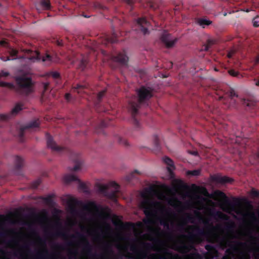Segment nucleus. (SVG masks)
I'll return each mask as SVG.
<instances>
[{
  "instance_id": "obj_1",
  "label": "nucleus",
  "mask_w": 259,
  "mask_h": 259,
  "mask_svg": "<svg viewBox=\"0 0 259 259\" xmlns=\"http://www.w3.org/2000/svg\"><path fill=\"white\" fill-rule=\"evenodd\" d=\"M17 84L21 88L28 91L31 90L33 83L29 75H23L16 78Z\"/></svg>"
},
{
  "instance_id": "obj_2",
  "label": "nucleus",
  "mask_w": 259,
  "mask_h": 259,
  "mask_svg": "<svg viewBox=\"0 0 259 259\" xmlns=\"http://www.w3.org/2000/svg\"><path fill=\"white\" fill-rule=\"evenodd\" d=\"M138 95L140 100L150 98L151 96V90L149 88H142L138 91Z\"/></svg>"
},
{
  "instance_id": "obj_3",
  "label": "nucleus",
  "mask_w": 259,
  "mask_h": 259,
  "mask_svg": "<svg viewBox=\"0 0 259 259\" xmlns=\"http://www.w3.org/2000/svg\"><path fill=\"white\" fill-rule=\"evenodd\" d=\"M169 38V37L168 34L166 32H165L164 35L161 38L162 41L167 47H170L172 46L175 42V41L174 40H170Z\"/></svg>"
},
{
  "instance_id": "obj_4",
  "label": "nucleus",
  "mask_w": 259,
  "mask_h": 259,
  "mask_svg": "<svg viewBox=\"0 0 259 259\" xmlns=\"http://www.w3.org/2000/svg\"><path fill=\"white\" fill-rule=\"evenodd\" d=\"M163 161L167 164L169 167H167L168 170L171 171L174 169L175 166L172 161L167 157H164L162 158Z\"/></svg>"
},
{
  "instance_id": "obj_5",
  "label": "nucleus",
  "mask_w": 259,
  "mask_h": 259,
  "mask_svg": "<svg viewBox=\"0 0 259 259\" xmlns=\"http://www.w3.org/2000/svg\"><path fill=\"white\" fill-rule=\"evenodd\" d=\"M198 23L201 26L204 27L205 26L210 25L211 23V21L208 19H201L199 20Z\"/></svg>"
},
{
  "instance_id": "obj_6",
  "label": "nucleus",
  "mask_w": 259,
  "mask_h": 259,
  "mask_svg": "<svg viewBox=\"0 0 259 259\" xmlns=\"http://www.w3.org/2000/svg\"><path fill=\"white\" fill-rule=\"evenodd\" d=\"M39 5L44 9H48L50 7V4L48 2L45 1L44 0H41Z\"/></svg>"
},
{
  "instance_id": "obj_7",
  "label": "nucleus",
  "mask_w": 259,
  "mask_h": 259,
  "mask_svg": "<svg viewBox=\"0 0 259 259\" xmlns=\"http://www.w3.org/2000/svg\"><path fill=\"white\" fill-rule=\"evenodd\" d=\"M42 61L45 62L46 65H49L51 62V57L49 55H47L45 57L42 58Z\"/></svg>"
},
{
  "instance_id": "obj_8",
  "label": "nucleus",
  "mask_w": 259,
  "mask_h": 259,
  "mask_svg": "<svg viewBox=\"0 0 259 259\" xmlns=\"http://www.w3.org/2000/svg\"><path fill=\"white\" fill-rule=\"evenodd\" d=\"M76 178L73 176H66L64 178L65 183H68L70 181L75 180Z\"/></svg>"
},
{
  "instance_id": "obj_9",
  "label": "nucleus",
  "mask_w": 259,
  "mask_h": 259,
  "mask_svg": "<svg viewBox=\"0 0 259 259\" xmlns=\"http://www.w3.org/2000/svg\"><path fill=\"white\" fill-rule=\"evenodd\" d=\"M22 109V106L21 105H17L15 106V107L13 108L12 112L13 113H17L19 111L21 110Z\"/></svg>"
},
{
  "instance_id": "obj_10",
  "label": "nucleus",
  "mask_w": 259,
  "mask_h": 259,
  "mask_svg": "<svg viewBox=\"0 0 259 259\" xmlns=\"http://www.w3.org/2000/svg\"><path fill=\"white\" fill-rule=\"evenodd\" d=\"M200 174L199 170H194L192 171H188L187 172V175H191L192 176H197Z\"/></svg>"
},
{
  "instance_id": "obj_11",
  "label": "nucleus",
  "mask_w": 259,
  "mask_h": 259,
  "mask_svg": "<svg viewBox=\"0 0 259 259\" xmlns=\"http://www.w3.org/2000/svg\"><path fill=\"white\" fill-rule=\"evenodd\" d=\"M138 23L141 26L143 24H145L146 26L148 25V23L146 21L145 18H142L138 20Z\"/></svg>"
},
{
  "instance_id": "obj_12",
  "label": "nucleus",
  "mask_w": 259,
  "mask_h": 259,
  "mask_svg": "<svg viewBox=\"0 0 259 259\" xmlns=\"http://www.w3.org/2000/svg\"><path fill=\"white\" fill-rule=\"evenodd\" d=\"M47 145H48V147H49L51 148H53L54 143L53 140L52 138H50L48 139V142H47Z\"/></svg>"
},
{
  "instance_id": "obj_13",
  "label": "nucleus",
  "mask_w": 259,
  "mask_h": 259,
  "mask_svg": "<svg viewBox=\"0 0 259 259\" xmlns=\"http://www.w3.org/2000/svg\"><path fill=\"white\" fill-rule=\"evenodd\" d=\"M253 26L255 27H257L259 26V20L257 18H255L253 19L252 21Z\"/></svg>"
},
{
  "instance_id": "obj_14",
  "label": "nucleus",
  "mask_w": 259,
  "mask_h": 259,
  "mask_svg": "<svg viewBox=\"0 0 259 259\" xmlns=\"http://www.w3.org/2000/svg\"><path fill=\"white\" fill-rule=\"evenodd\" d=\"M9 75V73L8 72L2 71L0 72V78L5 77Z\"/></svg>"
},
{
  "instance_id": "obj_15",
  "label": "nucleus",
  "mask_w": 259,
  "mask_h": 259,
  "mask_svg": "<svg viewBox=\"0 0 259 259\" xmlns=\"http://www.w3.org/2000/svg\"><path fill=\"white\" fill-rule=\"evenodd\" d=\"M39 125V123H38L36 121H34L33 122H32L30 125H29V127H38Z\"/></svg>"
},
{
  "instance_id": "obj_16",
  "label": "nucleus",
  "mask_w": 259,
  "mask_h": 259,
  "mask_svg": "<svg viewBox=\"0 0 259 259\" xmlns=\"http://www.w3.org/2000/svg\"><path fill=\"white\" fill-rule=\"evenodd\" d=\"M251 195L254 196H257L259 195V191L253 189L251 191Z\"/></svg>"
},
{
  "instance_id": "obj_17",
  "label": "nucleus",
  "mask_w": 259,
  "mask_h": 259,
  "mask_svg": "<svg viewBox=\"0 0 259 259\" xmlns=\"http://www.w3.org/2000/svg\"><path fill=\"white\" fill-rule=\"evenodd\" d=\"M229 73L232 76H237L238 74V72L233 70H230Z\"/></svg>"
},
{
  "instance_id": "obj_18",
  "label": "nucleus",
  "mask_w": 259,
  "mask_h": 259,
  "mask_svg": "<svg viewBox=\"0 0 259 259\" xmlns=\"http://www.w3.org/2000/svg\"><path fill=\"white\" fill-rule=\"evenodd\" d=\"M0 85L2 87L7 86V85H12V84L9 83H6V82H0Z\"/></svg>"
},
{
  "instance_id": "obj_19",
  "label": "nucleus",
  "mask_w": 259,
  "mask_h": 259,
  "mask_svg": "<svg viewBox=\"0 0 259 259\" xmlns=\"http://www.w3.org/2000/svg\"><path fill=\"white\" fill-rule=\"evenodd\" d=\"M141 30L143 31V33L144 34H146L148 32V30L146 28H144L142 27H141Z\"/></svg>"
},
{
  "instance_id": "obj_20",
  "label": "nucleus",
  "mask_w": 259,
  "mask_h": 259,
  "mask_svg": "<svg viewBox=\"0 0 259 259\" xmlns=\"http://www.w3.org/2000/svg\"><path fill=\"white\" fill-rule=\"evenodd\" d=\"M127 60H128V58L126 56L124 57L123 60H121V59H119V61L120 62H127Z\"/></svg>"
},
{
  "instance_id": "obj_21",
  "label": "nucleus",
  "mask_w": 259,
  "mask_h": 259,
  "mask_svg": "<svg viewBox=\"0 0 259 259\" xmlns=\"http://www.w3.org/2000/svg\"><path fill=\"white\" fill-rule=\"evenodd\" d=\"M222 181L223 182H229V179L228 178H224L223 179Z\"/></svg>"
},
{
  "instance_id": "obj_22",
  "label": "nucleus",
  "mask_w": 259,
  "mask_h": 259,
  "mask_svg": "<svg viewBox=\"0 0 259 259\" xmlns=\"http://www.w3.org/2000/svg\"><path fill=\"white\" fill-rule=\"evenodd\" d=\"M70 96V94H66V99L69 100Z\"/></svg>"
},
{
  "instance_id": "obj_23",
  "label": "nucleus",
  "mask_w": 259,
  "mask_h": 259,
  "mask_svg": "<svg viewBox=\"0 0 259 259\" xmlns=\"http://www.w3.org/2000/svg\"><path fill=\"white\" fill-rule=\"evenodd\" d=\"M255 62L256 63L258 62H259V56H258L257 57H256V58L255 59Z\"/></svg>"
},
{
  "instance_id": "obj_24",
  "label": "nucleus",
  "mask_w": 259,
  "mask_h": 259,
  "mask_svg": "<svg viewBox=\"0 0 259 259\" xmlns=\"http://www.w3.org/2000/svg\"><path fill=\"white\" fill-rule=\"evenodd\" d=\"M9 60H10V59H9V58H7V59L4 60V61H9Z\"/></svg>"
},
{
  "instance_id": "obj_25",
  "label": "nucleus",
  "mask_w": 259,
  "mask_h": 259,
  "mask_svg": "<svg viewBox=\"0 0 259 259\" xmlns=\"http://www.w3.org/2000/svg\"><path fill=\"white\" fill-rule=\"evenodd\" d=\"M192 154H194V155H197V153L196 152H193Z\"/></svg>"
},
{
  "instance_id": "obj_26",
  "label": "nucleus",
  "mask_w": 259,
  "mask_h": 259,
  "mask_svg": "<svg viewBox=\"0 0 259 259\" xmlns=\"http://www.w3.org/2000/svg\"><path fill=\"white\" fill-rule=\"evenodd\" d=\"M231 55H230V54H229L228 55V57H231Z\"/></svg>"
},
{
  "instance_id": "obj_27",
  "label": "nucleus",
  "mask_w": 259,
  "mask_h": 259,
  "mask_svg": "<svg viewBox=\"0 0 259 259\" xmlns=\"http://www.w3.org/2000/svg\"><path fill=\"white\" fill-rule=\"evenodd\" d=\"M80 87H81V86H80V85H77V88H80Z\"/></svg>"
},
{
  "instance_id": "obj_28",
  "label": "nucleus",
  "mask_w": 259,
  "mask_h": 259,
  "mask_svg": "<svg viewBox=\"0 0 259 259\" xmlns=\"http://www.w3.org/2000/svg\"><path fill=\"white\" fill-rule=\"evenodd\" d=\"M74 170H76V169H77V168L74 167Z\"/></svg>"
}]
</instances>
